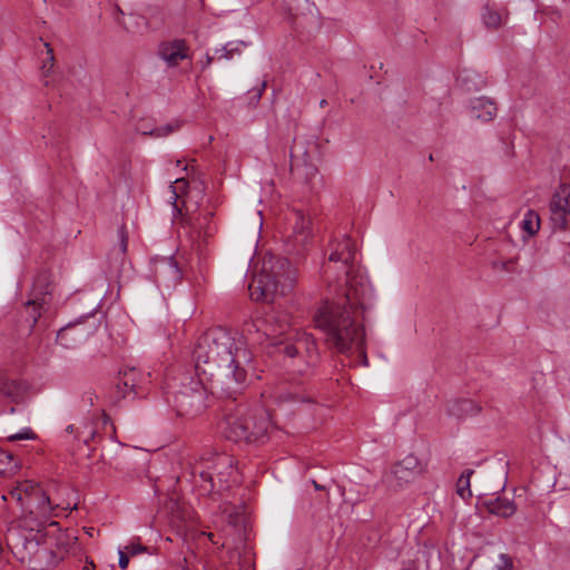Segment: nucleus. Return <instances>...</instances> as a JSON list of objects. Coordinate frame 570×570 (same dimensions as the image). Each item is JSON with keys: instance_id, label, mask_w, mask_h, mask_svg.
<instances>
[{"instance_id": "f257e3e1", "label": "nucleus", "mask_w": 570, "mask_h": 570, "mask_svg": "<svg viewBox=\"0 0 570 570\" xmlns=\"http://www.w3.org/2000/svg\"><path fill=\"white\" fill-rule=\"evenodd\" d=\"M336 272L346 277L343 296L336 302H324L315 311L314 326L337 352L347 353L355 348L362 357V364L367 366L364 328L356 321V315L372 308L374 293L366 275L355 265V247L350 237L344 236L331 243L328 262L322 267V276L328 285L337 281Z\"/></svg>"}, {"instance_id": "f03ea898", "label": "nucleus", "mask_w": 570, "mask_h": 570, "mask_svg": "<svg viewBox=\"0 0 570 570\" xmlns=\"http://www.w3.org/2000/svg\"><path fill=\"white\" fill-rule=\"evenodd\" d=\"M197 376L204 375L212 387L227 397H234L246 380L244 363L250 357L240 341L223 327L210 328L202 334L193 351Z\"/></svg>"}, {"instance_id": "7ed1b4c3", "label": "nucleus", "mask_w": 570, "mask_h": 570, "mask_svg": "<svg viewBox=\"0 0 570 570\" xmlns=\"http://www.w3.org/2000/svg\"><path fill=\"white\" fill-rule=\"evenodd\" d=\"M51 528L45 532L38 531L28 538L23 544L21 559L27 561L32 570H50L59 564L76 544L77 538L70 535L51 522Z\"/></svg>"}, {"instance_id": "20e7f679", "label": "nucleus", "mask_w": 570, "mask_h": 570, "mask_svg": "<svg viewBox=\"0 0 570 570\" xmlns=\"http://www.w3.org/2000/svg\"><path fill=\"white\" fill-rule=\"evenodd\" d=\"M296 283V269L285 257L265 255L262 268L248 284L249 296L256 302H273L289 293Z\"/></svg>"}, {"instance_id": "39448f33", "label": "nucleus", "mask_w": 570, "mask_h": 570, "mask_svg": "<svg viewBox=\"0 0 570 570\" xmlns=\"http://www.w3.org/2000/svg\"><path fill=\"white\" fill-rule=\"evenodd\" d=\"M194 473L199 476V487L204 493L219 492L239 482L234 459L226 453H210L196 464Z\"/></svg>"}, {"instance_id": "423d86ee", "label": "nucleus", "mask_w": 570, "mask_h": 570, "mask_svg": "<svg viewBox=\"0 0 570 570\" xmlns=\"http://www.w3.org/2000/svg\"><path fill=\"white\" fill-rule=\"evenodd\" d=\"M269 426L268 413L258 409L242 415H228L224 421L223 434L236 443H261L267 438Z\"/></svg>"}, {"instance_id": "0eeeda50", "label": "nucleus", "mask_w": 570, "mask_h": 570, "mask_svg": "<svg viewBox=\"0 0 570 570\" xmlns=\"http://www.w3.org/2000/svg\"><path fill=\"white\" fill-rule=\"evenodd\" d=\"M204 375L198 379L189 377L175 394L174 403L178 415L193 416L206 409L207 386Z\"/></svg>"}, {"instance_id": "6e6552de", "label": "nucleus", "mask_w": 570, "mask_h": 570, "mask_svg": "<svg viewBox=\"0 0 570 570\" xmlns=\"http://www.w3.org/2000/svg\"><path fill=\"white\" fill-rule=\"evenodd\" d=\"M51 292L50 275L47 272L39 273L32 284L30 298L24 304V311L28 320L35 325L46 306L49 305Z\"/></svg>"}, {"instance_id": "1a4fd4ad", "label": "nucleus", "mask_w": 570, "mask_h": 570, "mask_svg": "<svg viewBox=\"0 0 570 570\" xmlns=\"http://www.w3.org/2000/svg\"><path fill=\"white\" fill-rule=\"evenodd\" d=\"M289 327L288 318L285 314L272 312L265 318H259L246 324L245 332L248 334L256 333L258 336L255 341L261 342L263 337L276 340L283 335Z\"/></svg>"}, {"instance_id": "9d476101", "label": "nucleus", "mask_w": 570, "mask_h": 570, "mask_svg": "<svg viewBox=\"0 0 570 570\" xmlns=\"http://www.w3.org/2000/svg\"><path fill=\"white\" fill-rule=\"evenodd\" d=\"M424 470L425 465L415 455L409 454L393 464L386 480L391 487L402 488L415 480Z\"/></svg>"}, {"instance_id": "9b49d317", "label": "nucleus", "mask_w": 570, "mask_h": 570, "mask_svg": "<svg viewBox=\"0 0 570 570\" xmlns=\"http://www.w3.org/2000/svg\"><path fill=\"white\" fill-rule=\"evenodd\" d=\"M553 228L564 229L567 216H570V185H561L556 190L549 205Z\"/></svg>"}, {"instance_id": "f8f14e48", "label": "nucleus", "mask_w": 570, "mask_h": 570, "mask_svg": "<svg viewBox=\"0 0 570 570\" xmlns=\"http://www.w3.org/2000/svg\"><path fill=\"white\" fill-rule=\"evenodd\" d=\"M155 282L166 287L176 285L181 279V272L173 257H160L153 261Z\"/></svg>"}, {"instance_id": "ddd939ff", "label": "nucleus", "mask_w": 570, "mask_h": 570, "mask_svg": "<svg viewBox=\"0 0 570 570\" xmlns=\"http://www.w3.org/2000/svg\"><path fill=\"white\" fill-rule=\"evenodd\" d=\"M188 46L184 39L163 41L158 46V56L168 67H176L188 58Z\"/></svg>"}, {"instance_id": "4468645a", "label": "nucleus", "mask_w": 570, "mask_h": 570, "mask_svg": "<svg viewBox=\"0 0 570 570\" xmlns=\"http://www.w3.org/2000/svg\"><path fill=\"white\" fill-rule=\"evenodd\" d=\"M141 374L135 367H130L119 372L118 383L115 386L116 401H120L128 396L130 393L134 395L139 394Z\"/></svg>"}, {"instance_id": "2eb2a0df", "label": "nucleus", "mask_w": 570, "mask_h": 570, "mask_svg": "<svg viewBox=\"0 0 570 570\" xmlns=\"http://www.w3.org/2000/svg\"><path fill=\"white\" fill-rule=\"evenodd\" d=\"M188 187V181L180 177L174 181V185H170L173 199H174V208L181 215L183 209L186 210V214L196 209L197 204H191V191H186Z\"/></svg>"}, {"instance_id": "dca6fc26", "label": "nucleus", "mask_w": 570, "mask_h": 570, "mask_svg": "<svg viewBox=\"0 0 570 570\" xmlns=\"http://www.w3.org/2000/svg\"><path fill=\"white\" fill-rule=\"evenodd\" d=\"M88 333L80 324H69L57 333V343L63 348H73L81 343Z\"/></svg>"}, {"instance_id": "f3484780", "label": "nucleus", "mask_w": 570, "mask_h": 570, "mask_svg": "<svg viewBox=\"0 0 570 570\" xmlns=\"http://www.w3.org/2000/svg\"><path fill=\"white\" fill-rule=\"evenodd\" d=\"M448 414L458 419H466L478 415L482 407L480 404L470 399H459L451 401L446 407Z\"/></svg>"}, {"instance_id": "a211bd4d", "label": "nucleus", "mask_w": 570, "mask_h": 570, "mask_svg": "<svg viewBox=\"0 0 570 570\" xmlns=\"http://www.w3.org/2000/svg\"><path fill=\"white\" fill-rule=\"evenodd\" d=\"M38 483L30 480L18 482L17 485L10 491V495L14 498L20 504L33 513V495L38 491Z\"/></svg>"}, {"instance_id": "6ab92c4d", "label": "nucleus", "mask_w": 570, "mask_h": 570, "mask_svg": "<svg viewBox=\"0 0 570 570\" xmlns=\"http://www.w3.org/2000/svg\"><path fill=\"white\" fill-rule=\"evenodd\" d=\"M272 397L278 404L301 403L309 400L298 386L285 383H282L274 389Z\"/></svg>"}, {"instance_id": "aec40b11", "label": "nucleus", "mask_w": 570, "mask_h": 570, "mask_svg": "<svg viewBox=\"0 0 570 570\" xmlns=\"http://www.w3.org/2000/svg\"><path fill=\"white\" fill-rule=\"evenodd\" d=\"M497 105L487 97H479L471 100L470 115L481 121H491L497 116Z\"/></svg>"}, {"instance_id": "412c9836", "label": "nucleus", "mask_w": 570, "mask_h": 570, "mask_svg": "<svg viewBox=\"0 0 570 570\" xmlns=\"http://www.w3.org/2000/svg\"><path fill=\"white\" fill-rule=\"evenodd\" d=\"M483 505L489 513L504 519L512 517L517 511L514 501L505 497L485 499Z\"/></svg>"}, {"instance_id": "4be33fe9", "label": "nucleus", "mask_w": 570, "mask_h": 570, "mask_svg": "<svg viewBox=\"0 0 570 570\" xmlns=\"http://www.w3.org/2000/svg\"><path fill=\"white\" fill-rule=\"evenodd\" d=\"M24 386L18 380L11 379L6 372L0 371V394L13 402H19L24 394Z\"/></svg>"}, {"instance_id": "5701e85b", "label": "nucleus", "mask_w": 570, "mask_h": 570, "mask_svg": "<svg viewBox=\"0 0 570 570\" xmlns=\"http://www.w3.org/2000/svg\"><path fill=\"white\" fill-rule=\"evenodd\" d=\"M305 347L309 358H316V344L312 335L304 333L303 336L297 341L295 345H285L283 353L288 357H295L298 354L301 347Z\"/></svg>"}, {"instance_id": "b1692460", "label": "nucleus", "mask_w": 570, "mask_h": 570, "mask_svg": "<svg viewBox=\"0 0 570 570\" xmlns=\"http://www.w3.org/2000/svg\"><path fill=\"white\" fill-rule=\"evenodd\" d=\"M508 16L507 10L498 11L489 4H485L481 12L482 22L488 29H499L505 23Z\"/></svg>"}, {"instance_id": "393cba45", "label": "nucleus", "mask_w": 570, "mask_h": 570, "mask_svg": "<svg viewBox=\"0 0 570 570\" xmlns=\"http://www.w3.org/2000/svg\"><path fill=\"white\" fill-rule=\"evenodd\" d=\"M313 6L309 0H283L284 11L291 19L311 13Z\"/></svg>"}, {"instance_id": "a878e982", "label": "nucleus", "mask_w": 570, "mask_h": 570, "mask_svg": "<svg viewBox=\"0 0 570 570\" xmlns=\"http://www.w3.org/2000/svg\"><path fill=\"white\" fill-rule=\"evenodd\" d=\"M213 218L212 212H206L204 215H199L197 217H189L188 224L195 232H198L199 235L203 234L204 237L210 236L215 228L210 225V219Z\"/></svg>"}, {"instance_id": "bb28decb", "label": "nucleus", "mask_w": 570, "mask_h": 570, "mask_svg": "<svg viewBox=\"0 0 570 570\" xmlns=\"http://www.w3.org/2000/svg\"><path fill=\"white\" fill-rule=\"evenodd\" d=\"M52 510L49 497L38 485L33 495V513L47 514Z\"/></svg>"}, {"instance_id": "cd10ccee", "label": "nucleus", "mask_w": 570, "mask_h": 570, "mask_svg": "<svg viewBox=\"0 0 570 570\" xmlns=\"http://www.w3.org/2000/svg\"><path fill=\"white\" fill-rule=\"evenodd\" d=\"M522 228L530 236L537 234L540 228L539 215L535 212L529 209L522 219Z\"/></svg>"}, {"instance_id": "c85d7f7f", "label": "nucleus", "mask_w": 570, "mask_h": 570, "mask_svg": "<svg viewBox=\"0 0 570 570\" xmlns=\"http://www.w3.org/2000/svg\"><path fill=\"white\" fill-rule=\"evenodd\" d=\"M472 474L473 470H466L460 475L458 480L456 492L462 499L472 497V492L470 489V478Z\"/></svg>"}, {"instance_id": "c756f323", "label": "nucleus", "mask_w": 570, "mask_h": 570, "mask_svg": "<svg viewBox=\"0 0 570 570\" xmlns=\"http://www.w3.org/2000/svg\"><path fill=\"white\" fill-rule=\"evenodd\" d=\"M296 223L294 226V233L298 238L299 243H304L307 238V234L305 233L308 229L309 220L306 219L302 213H295Z\"/></svg>"}, {"instance_id": "7c9ffc66", "label": "nucleus", "mask_w": 570, "mask_h": 570, "mask_svg": "<svg viewBox=\"0 0 570 570\" xmlns=\"http://www.w3.org/2000/svg\"><path fill=\"white\" fill-rule=\"evenodd\" d=\"M176 128L173 125H166L161 127H157L150 130H144L142 135H149L153 137H166L171 134Z\"/></svg>"}, {"instance_id": "2f4dec72", "label": "nucleus", "mask_w": 570, "mask_h": 570, "mask_svg": "<svg viewBox=\"0 0 570 570\" xmlns=\"http://www.w3.org/2000/svg\"><path fill=\"white\" fill-rule=\"evenodd\" d=\"M35 438H36V435L32 432V430L30 428H24L16 434L8 435L7 439L10 442H16V441H20V440H32Z\"/></svg>"}, {"instance_id": "473e14b6", "label": "nucleus", "mask_w": 570, "mask_h": 570, "mask_svg": "<svg viewBox=\"0 0 570 570\" xmlns=\"http://www.w3.org/2000/svg\"><path fill=\"white\" fill-rule=\"evenodd\" d=\"M500 563H498L493 570H513V560L507 553H501L499 556Z\"/></svg>"}, {"instance_id": "72a5a7b5", "label": "nucleus", "mask_w": 570, "mask_h": 570, "mask_svg": "<svg viewBox=\"0 0 570 570\" xmlns=\"http://www.w3.org/2000/svg\"><path fill=\"white\" fill-rule=\"evenodd\" d=\"M124 549L128 552L129 556L135 557L139 553H144L148 550L146 546H142L138 541H132L129 544L125 546Z\"/></svg>"}, {"instance_id": "f704fd0d", "label": "nucleus", "mask_w": 570, "mask_h": 570, "mask_svg": "<svg viewBox=\"0 0 570 570\" xmlns=\"http://www.w3.org/2000/svg\"><path fill=\"white\" fill-rule=\"evenodd\" d=\"M118 239H119V252L121 255H125L128 247V234L125 226H121L118 229Z\"/></svg>"}, {"instance_id": "c9c22d12", "label": "nucleus", "mask_w": 570, "mask_h": 570, "mask_svg": "<svg viewBox=\"0 0 570 570\" xmlns=\"http://www.w3.org/2000/svg\"><path fill=\"white\" fill-rule=\"evenodd\" d=\"M45 47L47 48L48 58L43 61L42 70L45 73H47L53 67L55 56H53V50L49 43L46 42Z\"/></svg>"}, {"instance_id": "e433bc0d", "label": "nucleus", "mask_w": 570, "mask_h": 570, "mask_svg": "<svg viewBox=\"0 0 570 570\" xmlns=\"http://www.w3.org/2000/svg\"><path fill=\"white\" fill-rule=\"evenodd\" d=\"M13 461V455L0 450V464L4 465L3 470H12L13 468H17V464H13V466H8Z\"/></svg>"}, {"instance_id": "4c0bfd02", "label": "nucleus", "mask_w": 570, "mask_h": 570, "mask_svg": "<svg viewBox=\"0 0 570 570\" xmlns=\"http://www.w3.org/2000/svg\"><path fill=\"white\" fill-rule=\"evenodd\" d=\"M118 554H119V567L120 569L125 570L128 568V564H129V554L128 552L125 550V549H119L118 550Z\"/></svg>"}, {"instance_id": "58836bf2", "label": "nucleus", "mask_w": 570, "mask_h": 570, "mask_svg": "<svg viewBox=\"0 0 570 570\" xmlns=\"http://www.w3.org/2000/svg\"><path fill=\"white\" fill-rule=\"evenodd\" d=\"M96 431L92 429H88L87 426L78 432V438H82L83 442L87 444L89 440H92L95 438Z\"/></svg>"}, {"instance_id": "ea45409f", "label": "nucleus", "mask_w": 570, "mask_h": 570, "mask_svg": "<svg viewBox=\"0 0 570 570\" xmlns=\"http://www.w3.org/2000/svg\"><path fill=\"white\" fill-rule=\"evenodd\" d=\"M512 265V261H507V262H499V261H494L492 262V267L493 269H501V271H510V266Z\"/></svg>"}, {"instance_id": "a19ab883", "label": "nucleus", "mask_w": 570, "mask_h": 570, "mask_svg": "<svg viewBox=\"0 0 570 570\" xmlns=\"http://www.w3.org/2000/svg\"><path fill=\"white\" fill-rule=\"evenodd\" d=\"M265 88H266V81H263L261 83V87L258 89H256L255 91H253V96H252V99H255V101H259L261 97L263 96V92L265 91Z\"/></svg>"}, {"instance_id": "79ce46f5", "label": "nucleus", "mask_w": 570, "mask_h": 570, "mask_svg": "<svg viewBox=\"0 0 570 570\" xmlns=\"http://www.w3.org/2000/svg\"><path fill=\"white\" fill-rule=\"evenodd\" d=\"M217 52H222L219 58H227V59L232 58V50H228L226 47L220 50H217Z\"/></svg>"}, {"instance_id": "37998d69", "label": "nucleus", "mask_w": 570, "mask_h": 570, "mask_svg": "<svg viewBox=\"0 0 570 570\" xmlns=\"http://www.w3.org/2000/svg\"><path fill=\"white\" fill-rule=\"evenodd\" d=\"M85 568H86L87 570H92V569H95V563H94V561H91V560H90V561H87V564H86V567H85Z\"/></svg>"}, {"instance_id": "c03bdc74", "label": "nucleus", "mask_w": 570, "mask_h": 570, "mask_svg": "<svg viewBox=\"0 0 570 570\" xmlns=\"http://www.w3.org/2000/svg\"><path fill=\"white\" fill-rule=\"evenodd\" d=\"M213 59H214V58H213L212 56L206 55V62H205V67H208V66L212 63Z\"/></svg>"}, {"instance_id": "a18cd8bd", "label": "nucleus", "mask_w": 570, "mask_h": 570, "mask_svg": "<svg viewBox=\"0 0 570 570\" xmlns=\"http://www.w3.org/2000/svg\"><path fill=\"white\" fill-rule=\"evenodd\" d=\"M313 482V485L316 490H323L324 487L320 485L315 480L312 481Z\"/></svg>"}, {"instance_id": "49530a36", "label": "nucleus", "mask_w": 570, "mask_h": 570, "mask_svg": "<svg viewBox=\"0 0 570 570\" xmlns=\"http://www.w3.org/2000/svg\"><path fill=\"white\" fill-rule=\"evenodd\" d=\"M88 396H89V403H90V405H92L94 404V396H95V394L89 392Z\"/></svg>"}, {"instance_id": "de8ad7c7", "label": "nucleus", "mask_w": 570, "mask_h": 570, "mask_svg": "<svg viewBox=\"0 0 570 570\" xmlns=\"http://www.w3.org/2000/svg\"><path fill=\"white\" fill-rule=\"evenodd\" d=\"M73 429H75V426H73L72 424H70V425H68V426L66 428V432H68V433H72V432H73Z\"/></svg>"}, {"instance_id": "09e8293b", "label": "nucleus", "mask_w": 570, "mask_h": 570, "mask_svg": "<svg viewBox=\"0 0 570 570\" xmlns=\"http://www.w3.org/2000/svg\"><path fill=\"white\" fill-rule=\"evenodd\" d=\"M325 106H327V100H326V99H322V100L320 101V107H321V108H324Z\"/></svg>"}, {"instance_id": "8fccbe9b", "label": "nucleus", "mask_w": 570, "mask_h": 570, "mask_svg": "<svg viewBox=\"0 0 570 570\" xmlns=\"http://www.w3.org/2000/svg\"><path fill=\"white\" fill-rule=\"evenodd\" d=\"M316 171V168L315 167H311V173H315Z\"/></svg>"}]
</instances>
